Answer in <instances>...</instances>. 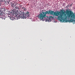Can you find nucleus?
<instances>
[{"label": "nucleus", "mask_w": 75, "mask_h": 75, "mask_svg": "<svg viewBox=\"0 0 75 75\" xmlns=\"http://www.w3.org/2000/svg\"><path fill=\"white\" fill-rule=\"evenodd\" d=\"M42 12H40L38 15V17L42 21L45 20L46 22H50L53 19L52 16L48 17L46 16L47 14H50L58 17L57 19L60 20L61 23L66 22V14L65 13L66 11L63 9L60 10V12L58 11V13L52 11L50 10L46 11V10L45 9L44 10H42Z\"/></svg>", "instance_id": "1"}, {"label": "nucleus", "mask_w": 75, "mask_h": 75, "mask_svg": "<svg viewBox=\"0 0 75 75\" xmlns=\"http://www.w3.org/2000/svg\"><path fill=\"white\" fill-rule=\"evenodd\" d=\"M15 8L16 10L13 11V15L15 16V17H20L22 19H26V18H29V17H28L29 14L28 11H26L25 13L24 12H22L21 13H22L20 14L18 11L19 9L18 7H16Z\"/></svg>", "instance_id": "2"}, {"label": "nucleus", "mask_w": 75, "mask_h": 75, "mask_svg": "<svg viewBox=\"0 0 75 75\" xmlns=\"http://www.w3.org/2000/svg\"><path fill=\"white\" fill-rule=\"evenodd\" d=\"M66 22L71 23L75 21V14L71 11L66 10Z\"/></svg>", "instance_id": "3"}, {"label": "nucleus", "mask_w": 75, "mask_h": 75, "mask_svg": "<svg viewBox=\"0 0 75 75\" xmlns=\"http://www.w3.org/2000/svg\"><path fill=\"white\" fill-rule=\"evenodd\" d=\"M4 17H5V16L3 14H2L1 13H0V18H4Z\"/></svg>", "instance_id": "4"}, {"label": "nucleus", "mask_w": 75, "mask_h": 75, "mask_svg": "<svg viewBox=\"0 0 75 75\" xmlns=\"http://www.w3.org/2000/svg\"><path fill=\"white\" fill-rule=\"evenodd\" d=\"M8 17H10V19H11V20H13V17H11V14L8 13Z\"/></svg>", "instance_id": "5"}, {"label": "nucleus", "mask_w": 75, "mask_h": 75, "mask_svg": "<svg viewBox=\"0 0 75 75\" xmlns=\"http://www.w3.org/2000/svg\"><path fill=\"white\" fill-rule=\"evenodd\" d=\"M11 7L13 8H14L15 6H16V4L15 5V4L14 3L12 4L11 5Z\"/></svg>", "instance_id": "6"}, {"label": "nucleus", "mask_w": 75, "mask_h": 75, "mask_svg": "<svg viewBox=\"0 0 75 75\" xmlns=\"http://www.w3.org/2000/svg\"><path fill=\"white\" fill-rule=\"evenodd\" d=\"M4 1H5V0H0V4H2Z\"/></svg>", "instance_id": "7"}, {"label": "nucleus", "mask_w": 75, "mask_h": 75, "mask_svg": "<svg viewBox=\"0 0 75 75\" xmlns=\"http://www.w3.org/2000/svg\"><path fill=\"white\" fill-rule=\"evenodd\" d=\"M23 9V11H25L27 10L26 8H24V9Z\"/></svg>", "instance_id": "8"}, {"label": "nucleus", "mask_w": 75, "mask_h": 75, "mask_svg": "<svg viewBox=\"0 0 75 75\" xmlns=\"http://www.w3.org/2000/svg\"><path fill=\"white\" fill-rule=\"evenodd\" d=\"M2 4H0V9H2V7H1V5Z\"/></svg>", "instance_id": "9"}, {"label": "nucleus", "mask_w": 75, "mask_h": 75, "mask_svg": "<svg viewBox=\"0 0 75 75\" xmlns=\"http://www.w3.org/2000/svg\"><path fill=\"white\" fill-rule=\"evenodd\" d=\"M4 3L5 4H6V1H4Z\"/></svg>", "instance_id": "10"}, {"label": "nucleus", "mask_w": 75, "mask_h": 75, "mask_svg": "<svg viewBox=\"0 0 75 75\" xmlns=\"http://www.w3.org/2000/svg\"><path fill=\"white\" fill-rule=\"evenodd\" d=\"M22 9H24V8H24V7H22Z\"/></svg>", "instance_id": "11"}, {"label": "nucleus", "mask_w": 75, "mask_h": 75, "mask_svg": "<svg viewBox=\"0 0 75 75\" xmlns=\"http://www.w3.org/2000/svg\"><path fill=\"white\" fill-rule=\"evenodd\" d=\"M10 4H13V3H12V2H10Z\"/></svg>", "instance_id": "12"}, {"label": "nucleus", "mask_w": 75, "mask_h": 75, "mask_svg": "<svg viewBox=\"0 0 75 75\" xmlns=\"http://www.w3.org/2000/svg\"><path fill=\"white\" fill-rule=\"evenodd\" d=\"M20 7H22V6H23L22 5H20Z\"/></svg>", "instance_id": "13"}, {"label": "nucleus", "mask_w": 75, "mask_h": 75, "mask_svg": "<svg viewBox=\"0 0 75 75\" xmlns=\"http://www.w3.org/2000/svg\"><path fill=\"white\" fill-rule=\"evenodd\" d=\"M8 4H10V3H9V1H8Z\"/></svg>", "instance_id": "14"}, {"label": "nucleus", "mask_w": 75, "mask_h": 75, "mask_svg": "<svg viewBox=\"0 0 75 75\" xmlns=\"http://www.w3.org/2000/svg\"><path fill=\"white\" fill-rule=\"evenodd\" d=\"M72 4H71V5H70V6H72Z\"/></svg>", "instance_id": "15"}]
</instances>
